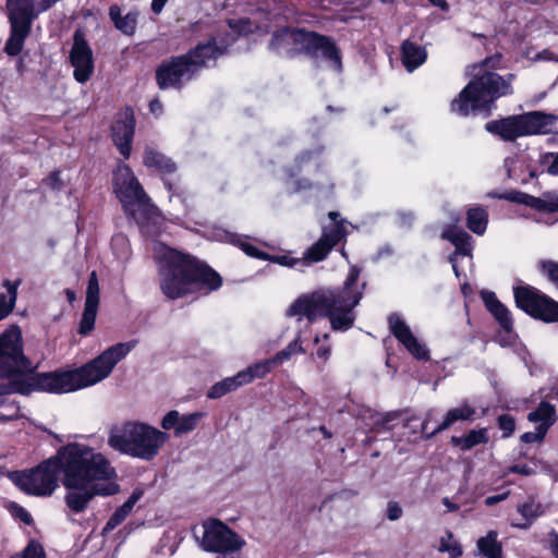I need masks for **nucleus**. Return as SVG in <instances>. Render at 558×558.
Masks as SVG:
<instances>
[{"mask_svg": "<svg viewBox=\"0 0 558 558\" xmlns=\"http://www.w3.org/2000/svg\"><path fill=\"white\" fill-rule=\"evenodd\" d=\"M537 59L539 60H553V53L548 50H544L538 53Z\"/></svg>", "mask_w": 558, "mask_h": 558, "instance_id": "774afa93", "label": "nucleus"}, {"mask_svg": "<svg viewBox=\"0 0 558 558\" xmlns=\"http://www.w3.org/2000/svg\"><path fill=\"white\" fill-rule=\"evenodd\" d=\"M21 280L14 282L10 280L3 281V287L7 289L4 293H0V320L5 318L14 308L17 299V289Z\"/></svg>", "mask_w": 558, "mask_h": 558, "instance_id": "2f4dec72", "label": "nucleus"}, {"mask_svg": "<svg viewBox=\"0 0 558 558\" xmlns=\"http://www.w3.org/2000/svg\"><path fill=\"white\" fill-rule=\"evenodd\" d=\"M316 355H317V357L323 359L324 361H327L330 355V345H325V344L320 345L316 351Z\"/></svg>", "mask_w": 558, "mask_h": 558, "instance_id": "bf43d9fd", "label": "nucleus"}, {"mask_svg": "<svg viewBox=\"0 0 558 558\" xmlns=\"http://www.w3.org/2000/svg\"><path fill=\"white\" fill-rule=\"evenodd\" d=\"M438 550L447 553L451 558H459L463 554L461 545L449 531L440 537Z\"/></svg>", "mask_w": 558, "mask_h": 558, "instance_id": "4c0bfd02", "label": "nucleus"}, {"mask_svg": "<svg viewBox=\"0 0 558 558\" xmlns=\"http://www.w3.org/2000/svg\"><path fill=\"white\" fill-rule=\"evenodd\" d=\"M199 546L205 551L225 556L239 551L245 541L219 520H208L202 525Z\"/></svg>", "mask_w": 558, "mask_h": 558, "instance_id": "1a4fd4ad", "label": "nucleus"}, {"mask_svg": "<svg viewBox=\"0 0 558 558\" xmlns=\"http://www.w3.org/2000/svg\"><path fill=\"white\" fill-rule=\"evenodd\" d=\"M9 19L11 23V36L5 45V52L10 56H16L21 52L24 40L27 37L33 19L17 9L8 5Z\"/></svg>", "mask_w": 558, "mask_h": 558, "instance_id": "f3484780", "label": "nucleus"}, {"mask_svg": "<svg viewBox=\"0 0 558 558\" xmlns=\"http://www.w3.org/2000/svg\"><path fill=\"white\" fill-rule=\"evenodd\" d=\"M59 1L60 0H8V5L17 9L34 20L38 14L49 10Z\"/></svg>", "mask_w": 558, "mask_h": 558, "instance_id": "cd10ccee", "label": "nucleus"}, {"mask_svg": "<svg viewBox=\"0 0 558 558\" xmlns=\"http://www.w3.org/2000/svg\"><path fill=\"white\" fill-rule=\"evenodd\" d=\"M245 375H241L240 372L231 377H227L219 383H216L208 391L207 397L210 399H219L228 392L234 391L239 387L245 385L243 378Z\"/></svg>", "mask_w": 558, "mask_h": 558, "instance_id": "f704fd0d", "label": "nucleus"}, {"mask_svg": "<svg viewBox=\"0 0 558 558\" xmlns=\"http://www.w3.org/2000/svg\"><path fill=\"white\" fill-rule=\"evenodd\" d=\"M493 197L508 199L510 202H514L518 204H523L527 207L536 209L538 211H547V197L546 192L542 194V196L536 197L523 192H509L506 194L497 195L492 194Z\"/></svg>", "mask_w": 558, "mask_h": 558, "instance_id": "bb28decb", "label": "nucleus"}, {"mask_svg": "<svg viewBox=\"0 0 558 558\" xmlns=\"http://www.w3.org/2000/svg\"><path fill=\"white\" fill-rule=\"evenodd\" d=\"M136 345V341L120 342L105 350L85 365L63 372L33 374L22 349V332L11 326L0 335V378L8 384L0 385V407L5 395H27L34 390L50 393H68L94 386L112 373L114 366Z\"/></svg>", "mask_w": 558, "mask_h": 558, "instance_id": "f03ea898", "label": "nucleus"}, {"mask_svg": "<svg viewBox=\"0 0 558 558\" xmlns=\"http://www.w3.org/2000/svg\"><path fill=\"white\" fill-rule=\"evenodd\" d=\"M498 534L489 531L476 542L477 555L484 558H502L501 544L497 539Z\"/></svg>", "mask_w": 558, "mask_h": 558, "instance_id": "7c9ffc66", "label": "nucleus"}, {"mask_svg": "<svg viewBox=\"0 0 558 558\" xmlns=\"http://www.w3.org/2000/svg\"><path fill=\"white\" fill-rule=\"evenodd\" d=\"M143 492L141 489H135L128 500L119 507L113 514L109 518L106 525L104 526L102 533L108 534L113 531L118 525H120L126 517L132 512L136 502L142 498Z\"/></svg>", "mask_w": 558, "mask_h": 558, "instance_id": "a878e982", "label": "nucleus"}, {"mask_svg": "<svg viewBox=\"0 0 558 558\" xmlns=\"http://www.w3.org/2000/svg\"><path fill=\"white\" fill-rule=\"evenodd\" d=\"M151 250L159 267L161 290L169 299L181 298L196 288L211 291L221 286L216 271L190 255L161 242H154Z\"/></svg>", "mask_w": 558, "mask_h": 558, "instance_id": "20e7f679", "label": "nucleus"}, {"mask_svg": "<svg viewBox=\"0 0 558 558\" xmlns=\"http://www.w3.org/2000/svg\"><path fill=\"white\" fill-rule=\"evenodd\" d=\"M557 120L558 118L555 114L533 111L490 121L486 123L485 129L505 141H514L522 136L548 133Z\"/></svg>", "mask_w": 558, "mask_h": 558, "instance_id": "6e6552de", "label": "nucleus"}, {"mask_svg": "<svg viewBox=\"0 0 558 558\" xmlns=\"http://www.w3.org/2000/svg\"><path fill=\"white\" fill-rule=\"evenodd\" d=\"M233 40L234 38L232 37L229 41L218 43L217 39L214 38L206 44L198 45L194 50L190 51L185 56L190 59L191 62L204 61L195 64V69L198 71L203 66L209 65L218 57L223 54L230 43Z\"/></svg>", "mask_w": 558, "mask_h": 558, "instance_id": "4be33fe9", "label": "nucleus"}, {"mask_svg": "<svg viewBox=\"0 0 558 558\" xmlns=\"http://www.w3.org/2000/svg\"><path fill=\"white\" fill-rule=\"evenodd\" d=\"M167 2H168V0H153L151 1V11L155 14L161 13V11L163 10Z\"/></svg>", "mask_w": 558, "mask_h": 558, "instance_id": "680f3d73", "label": "nucleus"}, {"mask_svg": "<svg viewBox=\"0 0 558 558\" xmlns=\"http://www.w3.org/2000/svg\"><path fill=\"white\" fill-rule=\"evenodd\" d=\"M427 59L426 49L420 45H416L410 40L403 41L401 46V60L402 64L408 72H413L425 63Z\"/></svg>", "mask_w": 558, "mask_h": 558, "instance_id": "393cba45", "label": "nucleus"}, {"mask_svg": "<svg viewBox=\"0 0 558 558\" xmlns=\"http://www.w3.org/2000/svg\"><path fill=\"white\" fill-rule=\"evenodd\" d=\"M296 34H308V32L304 29H290V28H282L277 31L271 38L270 47L271 49L284 53V54H292L296 52H302L303 47L300 43L295 40Z\"/></svg>", "mask_w": 558, "mask_h": 558, "instance_id": "5701e85b", "label": "nucleus"}, {"mask_svg": "<svg viewBox=\"0 0 558 558\" xmlns=\"http://www.w3.org/2000/svg\"><path fill=\"white\" fill-rule=\"evenodd\" d=\"M527 420L548 430L556 421L555 409L548 402L543 401L536 410L529 413Z\"/></svg>", "mask_w": 558, "mask_h": 558, "instance_id": "c9c22d12", "label": "nucleus"}, {"mask_svg": "<svg viewBox=\"0 0 558 558\" xmlns=\"http://www.w3.org/2000/svg\"><path fill=\"white\" fill-rule=\"evenodd\" d=\"M58 474L62 475L66 490L65 505L74 513L85 511L96 496L119 492L117 471L111 461L101 451L80 442L61 447L36 468L16 473L13 481L28 495L48 497L59 486Z\"/></svg>", "mask_w": 558, "mask_h": 558, "instance_id": "f257e3e1", "label": "nucleus"}, {"mask_svg": "<svg viewBox=\"0 0 558 558\" xmlns=\"http://www.w3.org/2000/svg\"><path fill=\"white\" fill-rule=\"evenodd\" d=\"M10 511L14 517L19 518L22 522H24L26 524H29L32 522V515L23 507L16 505V504H12L10 506Z\"/></svg>", "mask_w": 558, "mask_h": 558, "instance_id": "3c124183", "label": "nucleus"}, {"mask_svg": "<svg viewBox=\"0 0 558 558\" xmlns=\"http://www.w3.org/2000/svg\"><path fill=\"white\" fill-rule=\"evenodd\" d=\"M523 159L521 157H509L505 159V168L507 169V174L509 178L514 180H520L521 182H525V179H521L517 174V163L522 162Z\"/></svg>", "mask_w": 558, "mask_h": 558, "instance_id": "c03bdc74", "label": "nucleus"}, {"mask_svg": "<svg viewBox=\"0 0 558 558\" xmlns=\"http://www.w3.org/2000/svg\"><path fill=\"white\" fill-rule=\"evenodd\" d=\"M414 216L409 211H400L397 214V223L400 227H409L412 225Z\"/></svg>", "mask_w": 558, "mask_h": 558, "instance_id": "5fc2aeb1", "label": "nucleus"}, {"mask_svg": "<svg viewBox=\"0 0 558 558\" xmlns=\"http://www.w3.org/2000/svg\"><path fill=\"white\" fill-rule=\"evenodd\" d=\"M169 440V435L141 421H126L113 427L108 436V446L113 450L144 461L155 459Z\"/></svg>", "mask_w": 558, "mask_h": 558, "instance_id": "423d86ee", "label": "nucleus"}, {"mask_svg": "<svg viewBox=\"0 0 558 558\" xmlns=\"http://www.w3.org/2000/svg\"><path fill=\"white\" fill-rule=\"evenodd\" d=\"M550 549L555 558H558V535L553 533L550 534Z\"/></svg>", "mask_w": 558, "mask_h": 558, "instance_id": "e2e57ef3", "label": "nucleus"}, {"mask_svg": "<svg viewBox=\"0 0 558 558\" xmlns=\"http://www.w3.org/2000/svg\"><path fill=\"white\" fill-rule=\"evenodd\" d=\"M442 504L446 506L448 511H456L459 508L458 505L451 502L448 498H444Z\"/></svg>", "mask_w": 558, "mask_h": 558, "instance_id": "338daca9", "label": "nucleus"}, {"mask_svg": "<svg viewBox=\"0 0 558 558\" xmlns=\"http://www.w3.org/2000/svg\"><path fill=\"white\" fill-rule=\"evenodd\" d=\"M277 366L278 365L274 361V357H270L248 366L246 369L241 371L240 374L245 375L243 381L246 385L253 381L255 378L265 377L272 368Z\"/></svg>", "mask_w": 558, "mask_h": 558, "instance_id": "e433bc0d", "label": "nucleus"}, {"mask_svg": "<svg viewBox=\"0 0 558 558\" xmlns=\"http://www.w3.org/2000/svg\"><path fill=\"white\" fill-rule=\"evenodd\" d=\"M137 14L130 12L116 22L114 26L125 35H133L136 29Z\"/></svg>", "mask_w": 558, "mask_h": 558, "instance_id": "a19ab883", "label": "nucleus"}, {"mask_svg": "<svg viewBox=\"0 0 558 558\" xmlns=\"http://www.w3.org/2000/svg\"><path fill=\"white\" fill-rule=\"evenodd\" d=\"M144 165L148 168L155 169L163 175L171 174L175 170V165L171 159L151 147L145 148Z\"/></svg>", "mask_w": 558, "mask_h": 558, "instance_id": "c756f323", "label": "nucleus"}, {"mask_svg": "<svg viewBox=\"0 0 558 558\" xmlns=\"http://www.w3.org/2000/svg\"><path fill=\"white\" fill-rule=\"evenodd\" d=\"M543 271L546 274L548 279L558 286V264L555 262H543L541 264Z\"/></svg>", "mask_w": 558, "mask_h": 558, "instance_id": "de8ad7c7", "label": "nucleus"}, {"mask_svg": "<svg viewBox=\"0 0 558 558\" xmlns=\"http://www.w3.org/2000/svg\"><path fill=\"white\" fill-rule=\"evenodd\" d=\"M388 323L392 335L412 356L421 361H427L429 359V351L426 345L415 337L401 316L392 314L389 316Z\"/></svg>", "mask_w": 558, "mask_h": 558, "instance_id": "2eb2a0df", "label": "nucleus"}, {"mask_svg": "<svg viewBox=\"0 0 558 558\" xmlns=\"http://www.w3.org/2000/svg\"><path fill=\"white\" fill-rule=\"evenodd\" d=\"M47 185H49L52 189H60L61 186V180H60V172H52L47 179H46Z\"/></svg>", "mask_w": 558, "mask_h": 558, "instance_id": "6e6d98bb", "label": "nucleus"}, {"mask_svg": "<svg viewBox=\"0 0 558 558\" xmlns=\"http://www.w3.org/2000/svg\"><path fill=\"white\" fill-rule=\"evenodd\" d=\"M112 187L124 211L136 221L143 233L155 234L159 231L160 214L129 166L120 163L117 167Z\"/></svg>", "mask_w": 558, "mask_h": 558, "instance_id": "39448f33", "label": "nucleus"}, {"mask_svg": "<svg viewBox=\"0 0 558 558\" xmlns=\"http://www.w3.org/2000/svg\"><path fill=\"white\" fill-rule=\"evenodd\" d=\"M204 416L203 412L181 415L179 411L171 410L162 417L160 426L163 430L174 429V435L181 436L194 430Z\"/></svg>", "mask_w": 558, "mask_h": 558, "instance_id": "412c9836", "label": "nucleus"}, {"mask_svg": "<svg viewBox=\"0 0 558 558\" xmlns=\"http://www.w3.org/2000/svg\"><path fill=\"white\" fill-rule=\"evenodd\" d=\"M519 512L523 518L527 520V523L520 524V527L526 529L530 526L531 521L542 514V506L541 504L534 500H527L519 507Z\"/></svg>", "mask_w": 558, "mask_h": 558, "instance_id": "58836bf2", "label": "nucleus"}, {"mask_svg": "<svg viewBox=\"0 0 558 558\" xmlns=\"http://www.w3.org/2000/svg\"><path fill=\"white\" fill-rule=\"evenodd\" d=\"M482 300L489 311V313L496 318L501 328L511 333L513 322L510 311L497 299L496 294L492 291H482Z\"/></svg>", "mask_w": 558, "mask_h": 558, "instance_id": "b1692460", "label": "nucleus"}, {"mask_svg": "<svg viewBox=\"0 0 558 558\" xmlns=\"http://www.w3.org/2000/svg\"><path fill=\"white\" fill-rule=\"evenodd\" d=\"M134 126L135 121L133 112L129 109L120 112L111 126L112 141L125 159L131 155V143L134 135Z\"/></svg>", "mask_w": 558, "mask_h": 558, "instance_id": "6ab92c4d", "label": "nucleus"}, {"mask_svg": "<svg viewBox=\"0 0 558 558\" xmlns=\"http://www.w3.org/2000/svg\"><path fill=\"white\" fill-rule=\"evenodd\" d=\"M149 110L155 116H160L162 113V104L158 99H153L149 102Z\"/></svg>", "mask_w": 558, "mask_h": 558, "instance_id": "13d9d810", "label": "nucleus"}, {"mask_svg": "<svg viewBox=\"0 0 558 558\" xmlns=\"http://www.w3.org/2000/svg\"><path fill=\"white\" fill-rule=\"evenodd\" d=\"M74 78L78 83H86L94 72L93 52L80 33H75L70 52Z\"/></svg>", "mask_w": 558, "mask_h": 558, "instance_id": "dca6fc26", "label": "nucleus"}, {"mask_svg": "<svg viewBox=\"0 0 558 558\" xmlns=\"http://www.w3.org/2000/svg\"><path fill=\"white\" fill-rule=\"evenodd\" d=\"M109 16L113 24H116V22L122 17L121 9L118 5H111L109 9Z\"/></svg>", "mask_w": 558, "mask_h": 558, "instance_id": "052dcab7", "label": "nucleus"}, {"mask_svg": "<svg viewBox=\"0 0 558 558\" xmlns=\"http://www.w3.org/2000/svg\"><path fill=\"white\" fill-rule=\"evenodd\" d=\"M488 223V213L480 206L471 207L466 213V226L477 235H483Z\"/></svg>", "mask_w": 558, "mask_h": 558, "instance_id": "72a5a7b5", "label": "nucleus"}, {"mask_svg": "<svg viewBox=\"0 0 558 558\" xmlns=\"http://www.w3.org/2000/svg\"><path fill=\"white\" fill-rule=\"evenodd\" d=\"M402 515V509L397 502H389L387 507V517L390 521H396Z\"/></svg>", "mask_w": 558, "mask_h": 558, "instance_id": "864d4df0", "label": "nucleus"}, {"mask_svg": "<svg viewBox=\"0 0 558 558\" xmlns=\"http://www.w3.org/2000/svg\"><path fill=\"white\" fill-rule=\"evenodd\" d=\"M328 216L331 223L324 227L320 239L304 252L303 259L305 263L323 260L329 251L348 234L347 227L351 223L347 220H339L340 215L336 211H330Z\"/></svg>", "mask_w": 558, "mask_h": 558, "instance_id": "f8f14e48", "label": "nucleus"}, {"mask_svg": "<svg viewBox=\"0 0 558 558\" xmlns=\"http://www.w3.org/2000/svg\"><path fill=\"white\" fill-rule=\"evenodd\" d=\"M433 5L438 7L442 11H448L449 5L446 0H428Z\"/></svg>", "mask_w": 558, "mask_h": 558, "instance_id": "69168bd1", "label": "nucleus"}, {"mask_svg": "<svg viewBox=\"0 0 558 558\" xmlns=\"http://www.w3.org/2000/svg\"><path fill=\"white\" fill-rule=\"evenodd\" d=\"M99 306V282L96 271H93L88 279L84 311L78 325V333L89 335L95 328V322Z\"/></svg>", "mask_w": 558, "mask_h": 558, "instance_id": "a211bd4d", "label": "nucleus"}, {"mask_svg": "<svg viewBox=\"0 0 558 558\" xmlns=\"http://www.w3.org/2000/svg\"><path fill=\"white\" fill-rule=\"evenodd\" d=\"M517 306L544 322H558V303L530 286L513 289Z\"/></svg>", "mask_w": 558, "mask_h": 558, "instance_id": "9d476101", "label": "nucleus"}, {"mask_svg": "<svg viewBox=\"0 0 558 558\" xmlns=\"http://www.w3.org/2000/svg\"><path fill=\"white\" fill-rule=\"evenodd\" d=\"M294 36L295 40L303 47L302 52L310 54L316 62H325L328 69L337 73L341 72L342 61L340 51L329 37L313 32Z\"/></svg>", "mask_w": 558, "mask_h": 558, "instance_id": "9b49d317", "label": "nucleus"}, {"mask_svg": "<svg viewBox=\"0 0 558 558\" xmlns=\"http://www.w3.org/2000/svg\"><path fill=\"white\" fill-rule=\"evenodd\" d=\"M298 167H300L302 163H305V169L307 172L312 168H317L319 166L318 157L313 154H303L301 155L296 160Z\"/></svg>", "mask_w": 558, "mask_h": 558, "instance_id": "8fccbe9b", "label": "nucleus"}, {"mask_svg": "<svg viewBox=\"0 0 558 558\" xmlns=\"http://www.w3.org/2000/svg\"><path fill=\"white\" fill-rule=\"evenodd\" d=\"M3 407H5V412L0 413L1 423L17 420L21 417L20 409L15 404H4Z\"/></svg>", "mask_w": 558, "mask_h": 558, "instance_id": "09e8293b", "label": "nucleus"}, {"mask_svg": "<svg viewBox=\"0 0 558 558\" xmlns=\"http://www.w3.org/2000/svg\"><path fill=\"white\" fill-rule=\"evenodd\" d=\"M510 472L529 475L532 471L527 465H513L510 468Z\"/></svg>", "mask_w": 558, "mask_h": 558, "instance_id": "0e129e2a", "label": "nucleus"}, {"mask_svg": "<svg viewBox=\"0 0 558 558\" xmlns=\"http://www.w3.org/2000/svg\"><path fill=\"white\" fill-rule=\"evenodd\" d=\"M474 413H475V410L472 407H470L469 404H466V403L461 404V405H459L457 408L450 409L446 413L442 422L432 433H429L427 436L432 437L435 434L449 428L451 425H453L458 421L470 420V418H472Z\"/></svg>", "mask_w": 558, "mask_h": 558, "instance_id": "c85d7f7f", "label": "nucleus"}, {"mask_svg": "<svg viewBox=\"0 0 558 558\" xmlns=\"http://www.w3.org/2000/svg\"><path fill=\"white\" fill-rule=\"evenodd\" d=\"M498 425L499 428L504 432V437H509L515 428L513 417L508 414H504L498 417Z\"/></svg>", "mask_w": 558, "mask_h": 558, "instance_id": "a18cd8bd", "label": "nucleus"}, {"mask_svg": "<svg viewBox=\"0 0 558 558\" xmlns=\"http://www.w3.org/2000/svg\"><path fill=\"white\" fill-rule=\"evenodd\" d=\"M201 61L191 62L184 54L163 62L156 71V81L161 89L181 88L191 81L197 72L195 64Z\"/></svg>", "mask_w": 558, "mask_h": 558, "instance_id": "ddd939ff", "label": "nucleus"}, {"mask_svg": "<svg viewBox=\"0 0 558 558\" xmlns=\"http://www.w3.org/2000/svg\"><path fill=\"white\" fill-rule=\"evenodd\" d=\"M12 558H46V554L41 544L32 539L21 554Z\"/></svg>", "mask_w": 558, "mask_h": 558, "instance_id": "37998d69", "label": "nucleus"}, {"mask_svg": "<svg viewBox=\"0 0 558 558\" xmlns=\"http://www.w3.org/2000/svg\"><path fill=\"white\" fill-rule=\"evenodd\" d=\"M547 197V213L558 211V192L548 191L546 192Z\"/></svg>", "mask_w": 558, "mask_h": 558, "instance_id": "603ef678", "label": "nucleus"}, {"mask_svg": "<svg viewBox=\"0 0 558 558\" xmlns=\"http://www.w3.org/2000/svg\"><path fill=\"white\" fill-rule=\"evenodd\" d=\"M547 430L544 427L536 426L535 432H527L521 436V440L525 444L542 441Z\"/></svg>", "mask_w": 558, "mask_h": 558, "instance_id": "49530a36", "label": "nucleus"}, {"mask_svg": "<svg viewBox=\"0 0 558 558\" xmlns=\"http://www.w3.org/2000/svg\"><path fill=\"white\" fill-rule=\"evenodd\" d=\"M539 163L548 174L558 177V151L542 154L539 156Z\"/></svg>", "mask_w": 558, "mask_h": 558, "instance_id": "79ce46f5", "label": "nucleus"}, {"mask_svg": "<svg viewBox=\"0 0 558 558\" xmlns=\"http://www.w3.org/2000/svg\"><path fill=\"white\" fill-rule=\"evenodd\" d=\"M508 497V493H505V494H499V495H494V496H489L485 499V504L487 506H494L502 500H505L506 498Z\"/></svg>", "mask_w": 558, "mask_h": 558, "instance_id": "4d7b16f0", "label": "nucleus"}, {"mask_svg": "<svg viewBox=\"0 0 558 558\" xmlns=\"http://www.w3.org/2000/svg\"><path fill=\"white\" fill-rule=\"evenodd\" d=\"M441 238L451 242L456 247L454 254L450 256L449 262L452 266L456 277L460 278V271L458 269V256L472 257V238L464 230L458 228H446L441 233Z\"/></svg>", "mask_w": 558, "mask_h": 558, "instance_id": "aec40b11", "label": "nucleus"}, {"mask_svg": "<svg viewBox=\"0 0 558 558\" xmlns=\"http://www.w3.org/2000/svg\"><path fill=\"white\" fill-rule=\"evenodd\" d=\"M511 75L505 80L497 73L485 72L472 80L451 101V111L462 117L488 114L495 100L512 93Z\"/></svg>", "mask_w": 558, "mask_h": 558, "instance_id": "0eeeda50", "label": "nucleus"}, {"mask_svg": "<svg viewBox=\"0 0 558 558\" xmlns=\"http://www.w3.org/2000/svg\"><path fill=\"white\" fill-rule=\"evenodd\" d=\"M360 269L351 267L343 287L333 289H319L312 293L299 296L287 310V316L295 318L299 331L287 348L274 355L277 365L291 359L296 353H305L304 342L307 340L303 327H307L318 317L326 316L336 331H347L352 328L355 320L354 308L360 303L364 283L359 282Z\"/></svg>", "mask_w": 558, "mask_h": 558, "instance_id": "7ed1b4c3", "label": "nucleus"}, {"mask_svg": "<svg viewBox=\"0 0 558 558\" xmlns=\"http://www.w3.org/2000/svg\"><path fill=\"white\" fill-rule=\"evenodd\" d=\"M489 439L488 430L486 428H480L477 430H470L465 436L451 438V444L460 449L466 451L473 447L486 444Z\"/></svg>", "mask_w": 558, "mask_h": 558, "instance_id": "473e14b6", "label": "nucleus"}, {"mask_svg": "<svg viewBox=\"0 0 558 558\" xmlns=\"http://www.w3.org/2000/svg\"><path fill=\"white\" fill-rule=\"evenodd\" d=\"M111 247L118 259H126L130 255L129 240L124 234H114L111 240Z\"/></svg>", "mask_w": 558, "mask_h": 558, "instance_id": "ea45409f", "label": "nucleus"}, {"mask_svg": "<svg viewBox=\"0 0 558 558\" xmlns=\"http://www.w3.org/2000/svg\"><path fill=\"white\" fill-rule=\"evenodd\" d=\"M215 239L217 241L230 242L236 246H239L246 255L251 257H255L258 259H267L272 263L279 264L281 266H286L289 268L298 267L299 265L304 266L305 262L303 258H295L290 255H268L267 253L262 252L254 245L250 244L245 238L240 235L230 233L225 230H218L215 234Z\"/></svg>", "mask_w": 558, "mask_h": 558, "instance_id": "4468645a", "label": "nucleus"}]
</instances>
